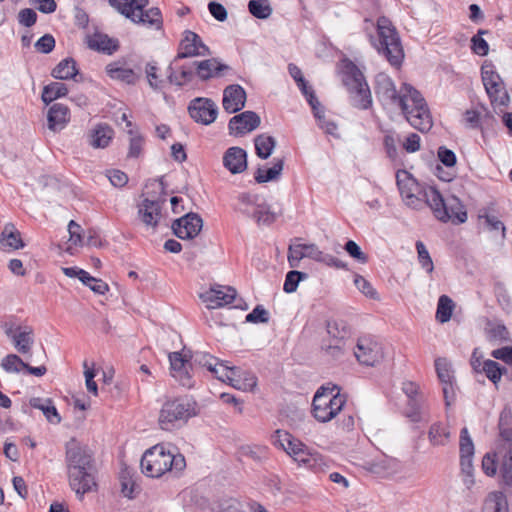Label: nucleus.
Wrapping results in <instances>:
<instances>
[{
  "label": "nucleus",
  "instance_id": "54",
  "mask_svg": "<svg viewBox=\"0 0 512 512\" xmlns=\"http://www.w3.org/2000/svg\"><path fill=\"white\" fill-rule=\"evenodd\" d=\"M488 34L487 30L480 29L471 39V49L479 56H486L489 52V45L482 35Z\"/></svg>",
  "mask_w": 512,
  "mask_h": 512
},
{
  "label": "nucleus",
  "instance_id": "16",
  "mask_svg": "<svg viewBox=\"0 0 512 512\" xmlns=\"http://www.w3.org/2000/svg\"><path fill=\"white\" fill-rule=\"evenodd\" d=\"M69 485L71 489L76 493L77 497L82 500L86 493L96 490L97 483L95 480V468L81 469L79 473L75 475L72 471L67 472Z\"/></svg>",
  "mask_w": 512,
  "mask_h": 512
},
{
  "label": "nucleus",
  "instance_id": "12",
  "mask_svg": "<svg viewBox=\"0 0 512 512\" xmlns=\"http://www.w3.org/2000/svg\"><path fill=\"white\" fill-rule=\"evenodd\" d=\"M483 85L493 105L506 106L509 102V95L503 86L500 76L493 70L482 67L481 71Z\"/></svg>",
  "mask_w": 512,
  "mask_h": 512
},
{
  "label": "nucleus",
  "instance_id": "24",
  "mask_svg": "<svg viewBox=\"0 0 512 512\" xmlns=\"http://www.w3.org/2000/svg\"><path fill=\"white\" fill-rule=\"evenodd\" d=\"M47 120L50 130L61 131L70 120V111L66 105L55 103L48 110Z\"/></svg>",
  "mask_w": 512,
  "mask_h": 512
},
{
  "label": "nucleus",
  "instance_id": "8",
  "mask_svg": "<svg viewBox=\"0 0 512 512\" xmlns=\"http://www.w3.org/2000/svg\"><path fill=\"white\" fill-rule=\"evenodd\" d=\"M459 450L462 482L466 489L471 491L476 484L473 466L474 444L465 427L460 433Z\"/></svg>",
  "mask_w": 512,
  "mask_h": 512
},
{
  "label": "nucleus",
  "instance_id": "18",
  "mask_svg": "<svg viewBox=\"0 0 512 512\" xmlns=\"http://www.w3.org/2000/svg\"><path fill=\"white\" fill-rule=\"evenodd\" d=\"M193 67H195L197 76L203 81L223 77L232 71L230 66L221 63L217 58L194 61Z\"/></svg>",
  "mask_w": 512,
  "mask_h": 512
},
{
  "label": "nucleus",
  "instance_id": "23",
  "mask_svg": "<svg viewBox=\"0 0 512 512\" xmlns=\"http://www.w3.org/2000/svg\"><path fill=\"white\" fill-rule=\"evenodd\" d=\"M500 461V475L505 487L512 488V443L501 444L496 452Z\"/></svg>",
  "mask_w": 512,
  "mask_h": 512
},
{
  "label": "nucleus",
  "instance_id": "45",
  "mask_svg": "<svg viewBox=\"0 0 512 512\" xmlns=\"http://www.w3.org/2000/svg\"><path fill=\"white\" fill-rule=\"evenodd\" d=\"M262 199L263 198L257 194L241 193L238 196V201H239L238 209L243 214L251 217L253 214V210L256 209V207L259 205V203L261 202Z\"/></svg>",
  "mask_w": 512,
  "mask_h": 512
},
{
  "label": "nucleus",
  "instance_id": "27",
  "mask_svg": "<svg viewBox=\"0 0 512 512\" xmlns=\"http://www.w3.org/2000/svg\"><path fill=\"white\" fill-rule=\"evenodd\" d=\"M138 213L143 223L155 227L161 218V205L158 201L144 199Z\"/></svg>",
  "mask_w": 512,
  "mask_h": 512
},
{
  "label": "nucleus",
  "instance_id": "50",
  "mask_svg": "<svg viewBox=\"0 0 512 512\" xmlns=\"http://www.w3.org/2000/svg\"><path fill=\"white\" fill-rule=\"evenodd\" d=\"M1 367L8 373H19L26 363L16 354H8L1 361Z\"/></svg>",
  "mask_w": 512,
  "mask_h": 512
},
{
  "label": "nucleus",
  "instance_id": "40",
  "mask_svg": "<svg viewBox=\"0 0 512 512\" xmlns=\"http://www.w3.org/2000/svg\"><path fill=\"white\" fill-rule=\"evenodd\" d=\"M284 161L283 159H274L273 166L267 169L258 168L255 174V180L257 183H265L277 179L283 170Z\"/></svg>",
  "mask_w": 512,
  "mask_h": 512
},
{
  "label": "nucleus",
  "instance_id": "20",
  "mask_svg": "<svg viewBox=\"0 0 512 512\" xmlns=\"http://www.w3.org/2000/svg\"><path fill=\"white\" fill-rule=\"evenodd\" d=\"M260 117L253 111H245L232 117L229 121V130L235 135H244L259 127Z\"/></svg>",
  "mask_w": 512,
  "mask_h": 512
},
{
  "label": "nucleus",
  "instance_id": "47",
  "mask_svg": "<svg viewBox=\"0 0 512 512\" xmlns=\"http://www.w3.org/2000/svg\"><path fill=\"white\" fill-rule=\"evenodd\" d=\"M506 371L505 367H501L499 363L490 359L483 361L481 368V373H484L495 385L500 382L502 375Z\"/></svg>",
  "mask_w": 512,
  "mask_h": 512
},
{
  "label": "nucleus",
  "instance_id": "17",
  "mask_svg": "<svg viewBox=\"0 0 512 512\" xmlns=\"http://www.w3.org/2000/svg\"><path fill=\"white\" fill-rule=\"evenodd\" d=\"M202 218L196 213H187L172 224L174 234L180 239H193L201 231Z\"/></svg>",
  "mask_w": 512,
  "mask_h": 512
},
{
  "label": "nucleus",
  "instance_id": "51",
  "mask_svg": "<svg viewBox=\"0 0 512 512\" xmlns=\"http://www.w3.org/2000/svg\"><path fill=\"white\" fill-rule=\"evenodd\" d=\"M211 510L212 512H245L242 504L234 498L220 500Z\"/></svg>",
  "mask_w": 512,
  "mask_h": 512
},
{
  "label": "nucleus",
  "instance_id": "14",
  "mask_svg": "<svg viewBox=\"0 0 512 512\" xmlns=\"http://www.w3.org/2000/svg\"><path fill=\"white\" fill-rule=\"evenodd\" d=\"M207 55H210V50L203 43L199 35L193 31L185 30L183 33V38L179 44L178 53L174 58L173 63L188 57Z\"/></svg>",
  "mask_w": 512,
  "mask_h": 512
},
{
  "label": "nucleus",
  "instance_id": "36",
  "mask_svg": "<svg viewBox=\"0 0 512 512\" xmlns=\"http://www.w3.org/2000/svg\"><path fill=\"white\" fill-rule=\"evenodd\" d=\"M300 466L315 470L322 462V458L318 453H312L309 448L304 445L302 449L294 453L292 457Z\"/></svg>",
  "mask_w": 512,
  "mask_h": 512
},
{
  "label": "nucleus",
  "instance_id": "5",
  "mask_svg": "<svg viewBox=\"0 0 512 512\" xmlns=\"http://www.w3.org/2000/svg\"><path fill=\"white\" fill-rule=\"evenodd\" d=\"M377 35V39L371 37L372 45L392 66H399L404 52L398 33L388 18L380 17L377 20Z\"/></svg>",
  "mask_w": 512,
  "mask_h": 512
},
{
  "label": "nucleus",
  "instance_id": "31",
  "mask_svg": "<svg viewBox=\"0 0 512 512\" xmlns=\"http://www.w3.org/2000/svg\"><path fill=\"white\" fill-rule=\"evenodd\" d=\"M405 415L412 422L427 421L429 419V413L424 398L420 397V399L408 400Z\"/></svg>",
  "mask_w": 512,
  "mask_h": 512
},
{
  "label": "nucleus",
  "instance_id": "3",
  "mask_svg": "<svg viewBox=\"0 0 512 512\" xmlns=\"http://www.w3.org/2000/svg\"><path fill=\"white\" fill-rule=\"evenodd\" d=\"M140 466L146 476L158 478L168 471H182L186 462L184 456L175 453L174 449L157 444L143 454Z\"/></svg>",
  "mask_w": 512,
  "mask_h": 512
},
{
  "label": "nucleus",
  "instance_id": "32",
  "mask_svg": "<svg viewBox=\"0 0 512 512\" xmlns=\"http://www.w3.org/2000/svg\"><path fill=\"white\" fill-rule=\"evenodd\" d=\"M106 72L110 78L120 80L127 84H133L136 80L134 71L127 68L125 64L120 61L108 64L106 66Z\"/></svg>",
  "mask_w": 512,
  "mask_h": 512
},
{
  "label": "nucleus",
  "instance_id": "46",
  "mask_svg": "<svg viewBox=\"0 0 512 512\" xmlns=\"http://www.w3.org/2000/svg\"><path fill=\"white\" fill-rule=\"evenodd\" d=\"M248 10L252 16L258 19H267L273 12L269 0H250Z\"/></svg>",
  "mask_w": 512,
  "mask_h": 512
},
{
  "label": "nucleus",
  "instance_id": "52",
  "mask_svg": "<svg viewBox=\"0 0 512 512\" xmlns=\"http://www.w3.org/2000/svg\"><path fill=\"white\" fill-rule=\"evenodd\" d=\"M314 117L318 121V126L324 130L325 133L330 135H336L337 125L331 120L326 119L324 115V108L320 105L317 110H312Z\"/></svg>",
  "mask_w": 512,
  "mask_h": 512
},
{
  "label": "nucleus",
  "instance_id": "22",
  "mask_svg": "<svg viewBox=\"0 0 512 512\" xmlns=\"http://www.w3.org/2000/svg\"><path fill=\"white\" fill-rule=\"evenodd\" d=\"M223 165L232 174H239L247 168V153L240 147H230L223 156Z\"/></svg>",
  "mask_w": 512,
  "mask_h": 512
},
{
  "label": "nucleus",
  "instance_id": "26",
  "mask_svg": "<svg viewBox=\"0 0 512 512\" xmlns=\"http://www.w3.org/2000/svg\"><path fill=\"white\" fill-rule=\"evenodd\" d=\"M272 442L276 447L283 449L290 457H294V453L298 452L305 445L290 433L282 430L275 431L272 436Z\"/></svg>",
  "mask_w": 512,
  "mask_h": 512
},
{
  "label": "nucleus",
  "instance_id": "57",
  "mask_svg": "<svg viewBox=\"0 0 512 512\" xmlns=\"http://www.w3.org/2000/svg\"><path fill=\"white\" fill-rule=\"evenodd\" d=\"M416 249L421 267L426 270L427 273H432L434 270V264L424 243L417 241Z\"/></svg>",
  "mask_w": 512,
  "mask_h": 512
},
{
  "label": "nucleus",
  "instance_id": "61",
  "mask_svg": "<svg viewBox=\"0 0 512 512\" xmlns=\"http://www.w3.org/2000/svg\"><path fill=\"white\" fill-rule=\"evenodd\" d=\"M109 4L131 21L135 19L131 0H108Z\"/></svg>",
  "mask_w": 512,
  "mask_h": 512
},
{
  "label": "nucleus",
  "instance_id": "19",
  "mask_svg": "<svg viewBox=\"0 0 512 512\" xmlns=\"http://www.w3.org/2000/svg\"><path fill=\"white\" fill-rule=\"evenodd\" d=\"M171 374L180 385L186 388L194 386V381L190 375V364L179 352H173L169 355Z\"/></svg>",
  "mask_w": 512,
  "mask_h": 512
},
{
  "label": "nucleus",
  "instance_id": "48",
  "mask_svg": "<svg viewBox=\"0 0 512 512\" xmlns=\"http://www.w3.org/2000/svg\"><path fill=\"white\" fill-rule=\"evenodd\" d=\"M251 217L254 218L258 224L265 225H269L276 220V214L271 211L270 206L265 203L264 199H262L256 209L253 210Z\"/></svg>",
  "mask_w": 512,
  "mask_h": 512
},
{
  "label": "nucleus",
  "instance_id": "64",
  "mask_svg": "<svg viewBox=\"0 0 512 512\" xmlns=\"http://www.w3.org/2000/svg\"><path fill=\"white\" fill-rule=\"evenodd\" d=\"M233 369L234 366H228L217 359L210 372H212L217 377V379L226 382L227 378H229V375H234Z\"/></svg>",
  "mask_w": 512,
  "mask_h": 512
},
{
  "label": "nucleus",
  "instance_id": "1",
  "mask_svg": "<svg viewBox=\"0 0 512 512\" xmlns=\"http://www.w3.org/2000/svg\"><path fill=\"white\" fill-rule=\"evenodd\" d=\"M396 182L407 207L415 210L429 207L434 216L442 222L452 221L460 224L467 220V213L457 198L445 201L437 189L420 184L408 171H397Z\"/></svg>",
  "mask_w": 512,
  "mask_h": 512
},
{
  "label": "nucleus",
  "instance_id": "9",
  "mask_svg": "<svg viewBox=\"0 0 512 512\" xmlns=\"http://www.w3.org/2000/svg\"><path fill=\"white\" fill-rule=\"evenodd\" d=\"M65 463L67 472L72 471L75 475L86 467L94 468L93 453L86 445L71 439L66 443Z\"/></svg>",
  "mask_w": 512,
  "mask_h": 512
},
{
  "label": "nucleus",
  "instance_id": "39",
  "mask_svg": "<svg viewBox=\"0 0 512 512\" xmlns=\"http://www.w3.org/2000/svg\"><path fill=\"white\" fill-rule=\"evenodd\" d=\"M256 154L261 159H267L272 154L276 140L267 134H260L254 139Z\"/></svg>",
  "mask_w": 512,
  "mask_h": 512
},
{
  "label": "nucleus",
  "instance_id": "33",
  "mask_svg": "<svg viewBox=\"0 0 512 512\" xmlns=\"http://www.w3.org/2000/svg\"><path fill=\"white\" fill-rule=\"evenodd\" d=\"M132 22L154 27L157 30L162 29L163 19L159 8L153 7L136 14Z\"/></svg>",
  "mask_w": 512,
  "mask_h": 512
},
{
  "label": "nucleus",
  "instance_id": "38",
  "mask_svg": "<svg viewBox=\"0 0 512 512\" xmlns=\"http://www.w3.org/2000/svg\"><path fill=\"white\" fill-rule=\"evenodd\" d=\"M77 74L76 62L72 58L63 59L52 71V76L60 80L74 78Z\"/></svg>",
  "mask_w": 512,
  "mask_h": 512
},
{
  "label": "nucleus",
  "instance_id": "62",
  "mask_svg": "<svg viewBox=\"0 0 512 512\" xmlns=\"http://www.w3.org/2000/svg\"><path fill=\"white\" fill-rule=\"evenodd\" d=\"M246 321L250 323H267L269 321V312L262 305H257L246 316Z\"/></svg>",
  "mask_w": 512,
  "mask_h": 512
},
{
  "label": "nucleus",
  "instance_id": "6",
  "mask_svg": "<svg viewBox=\"0 0 512 512\" xmlns=\"http://www.w3.org/2000/svg\"><path fill=\"white\" fill-rule=\"evenodd\" d=\"M343 83L347 87L351 104L358 109H368L372 105V95L362 71L352 62L343 63Z\"/></svg>",
  "mask_w": 512,
  "mask_h": 512
},
{
  "label": "nucleus",
  "instance_id": "4",
  "mask_svg": "<svg viewBox=\"0 0 512 512\" xmlns=\"http://www.w3.org/2000/svg\"><path fill=\"white\" fill-rule=\"evenodd\" d=\"M197 403L189 397L166 401L159 413L158 423L162 430L173 431L183 427L197 414Z\"/></svg>",
  "mask_w": 512,
  "mask_h": 512
},
{
  "label": "nucleus",
  "instance_id": "10",
  "mask_svg": "<svg viewBox=\"0 0 512 512\" xmlns=\"http://www.w3.org/2000/svg\"><path fill=\"white\" fill-rule=\"evenodd\" d=\"M2 328L19 353L27 354L30 352L34 344L33 329L30 326H21L13 321H7L2 325Z\"/></svg>",
  "mask_w": 512,
  "mask_h": 512
},
{
  "label": "nucleus",
  "instance_id": "55",
  "mask_svg": "<svg viewBox=\"0 0 512 512\" xmlns=\"http://www.w3.org/2000/svg\"><path fill=\"white\" fill-rule=\"evenodd\" d=\"M435 369L437 372V376L441 383H450L452 382L453 375L450 368V364L445 358H437L435 360Z\"/></svg>",
  "mask_w": 512,
  "mask_h": 512
},
{
  "label": "nucleus",
  "instance_id": "7",
  "mask_svg": "<svg viewBox=\"0 0 512 512\" xmlns=\"http://www.w3.org/2000/svg\"><path fill=\"white\" fill-rule=\"evenodd\" d=\"M346 399L341 395L337 386L321 387L314 395L312 406L313 415L320 422H328L342 410Z\"/></svg>",
  "mask_w": 512,
  "mask_h": 512
},
{
  "label": "nucleus",
  "instance_id": "28",
  "mask_svg": "<svg viewBox=\"0 0 512 512\" xmlns=\"http://www.w3.org/2000/svg\"><path fill=\"white\" fill-rule=\"evenodd\" d=\"M88 47L92 50L113 54L119 48V41L103 33H94L88 38Z\"/></svg>",
  "mask_w": 512,
  "mask_h": 512
},
{
  "label": "nucleus",
  "instance_id": "37",
  "mask_svg": "<svg viewBox=\"0 0 512 512\" xmlns=\"http://www.w3.org/2000/svg\"><path fill=\"white\" fill-rule=\"evenodd\" d=\"M176 63H171V65L168 67V80L171 84H175L177 86H183L184 84L192 81L194 76V69L193 65L191 67H181L179 68V72L175 71L173 65Z\"/></svg>",
  "mask_w": 512,
  "mask_h": 512
},
{
  "label": "nucleus",
  "instance_id": "60",
  "mask_svg": "<svg viewBox=\"0 0 512 512\" xmlns=\"http://www.w3.org/2000/svg\"><path fill=\"white\" fill-rule=\"evenodd\" d=\"M303 246L300 243L291 244L288 248V262L290 267L296 268L304 258Z\"/></svg>",
  "mask_w": 512,
  "mask_h": 512
},
{
  "label": "nucleus",
  "instance_id": "43",
  "mask_svg": "<svg viewBox=\"0 0 512 512\" xmlns=\"http://www.w3.org/2000/svg\"><path fill=\"white\" fill-rule=\"evenodd\" d=\"M68 93L65 84L61 82H52L43 88L42 100L44 103L49 104L57 98L63 97Z\"/></svg>",
  "mask_w": 512,
  "mask_h": 512
},
{
  "label": "nucleus",
  "instance_id": "30",
  "mask_svg": "<svg viewBox=\"0 0 512 512\" xmlns=\"http://www.w3.org/2000/svg\"><path fill=\"white\" fill-rule=\"evenodd\" d=\"M428 439L433 446H445L451 440V431L447 424L435 422L430 426Z\"/></svg>",
  "mask_w": 512,
  "mask_h": 512
},
{
  "label": "nucleus",
  "instance_id": "29",
  "mask_svg": "<svg viewBox=\"0 0 512 512\" xmlns=\"http://www.w3.org/2000/svg\"><path fill=\"white\" fill-rule=\"evenodd\" d=\"M234 375H229L227 381L231 386L242 391H252L257 385L256 376L249 371H242L238 367L233 369Z\"/></svg>",
  "mask_w": 512,
  "mask_h": 512
},
{
  "label": "nucleus",
  "instance_id": "34",
  "mask_svg": "<svg viewBox=\"0 0 512 512\" xmlns=\"http://www.w3.org/2000/svg\"><path fill=\"white\" fill-rule=\"evenodd\" d=\"M512 410L510 407L505 406L499 416V432L501 437V444L512 443Z\"/></svg>",
  "mask_w": 512,
  "mask_h": 512
},
{
  "label": "nucleus",
  "instance_id": "13",
  "mask_svg": "<svg viewBox=\"0 0 512 512\" xmlns=\"http://www.w3.org/2000/svg\"><path fill=\"white\" fill-rule=\"evenodd\" d=\"M236 295L237 292L233 287L214 284L199 297L208 309H217L231 304Z\"/></svg>",
  "mask_w": 512,
  "mask_h": 512
},
{
  "label": "nucleus",
  "instance_id": "2",
  "mask_svg": "<svg viewBox=\"0 0 512 512\" xmlns=\"http://www.w3.org/2000/svg\"><path fill=\"white\" fill-rule=\"evenodd\" d=\"M375 94L385 108L401 109L406 120L420 132L431 129L433 122L428 105L422 94L409 83H403L399 90L385 73L375 77Z\"/></svg>",
  "mask_w": 512,
  "mask_h": 512
},
{
  "label": "nucleus",
  "instance_id": "42",
  "mask_svg": "<svg viewBox=\"0 0 512 512\" xmlns=\"http://www.w3.org/2000/svg\"><path fill=\"white\" fill-rule=\"evenodd\" d=\"M1 240L4 241L3 245L12 249H20L24 247L20 232L15 229V226L12 223L5 225Z\"/></svg>",
  "mask_w": 512,
  "mask_h": 512
},
{
  "label": "nucleus",
  "instance_id": "11",
  "mask_svg": "<svg viewBox=\"0 0 512 512\" xmlns=\"http://www.w3.org/2000/svg\"><path fill=\"white\" fill-rule=\"evenodd\" d=\"M354 355L363 365L374 366L383 358L381 344L370 336L360 337L357 340Z\"/></svg>",
  "mask_w": 512,
  "mask_h": 512
},
{
  "label": "nucleus",
  "instance_id": "15",
  "mask_svg": "<svg viewBox=\"0 0 512 512\" xmlns=\"http://www.w3.org/2000/svg\"><path fill=\"white\" fill-rule=\"evenodd\" d=\"M188 110L192 119L204 125L213 123L218 114V107L215 102L203 97L193 99L189 104Z\"/></svg>",
  "mask_w": 512,
  "mask_h": 512
},
{
  "label": "nucleus",
  "instance_id": "44",
  "mask_svg": "<svg viewBox=\"0 0 512 512\" xmlns=\"http://www.w3.org/2000/svg\"><path fill=\"white\" fill-rule=\"evenodd\" d=\"M454 306V302L449 296H440L437 304L436 319L440 323L448 322L451 319Z\"/></svg>",
  "mask_w": 512,
  "mask_h": 512
},
{
  "label": "nucleus",
  "instance_id": "53",
  "mask_svg": "<svg viewBox=\"0 0 512 512\" xmlns=\"http://www.w3.org/2000/svg\"><path fill=\"white\" fill-rule=\"evenodd\" d=\"M307 278V274L304 272H300L297 270L289 271L286 274L285 282L283 285V290L286 293H293L296 291L298 284L301 280Z\"/></svg>",
  "mask_w": 512,
  "mask_h": 512
},
{
  "label": "nucleus",
  "instance_id": "41",
  "mask_svg": "<svg viewBox=\"0 0 512 512\" xmlns=\"http://www.w3.org/2000/svg\"><path fill=\"white\" fill-rule=\"evenodd\" d=\"M30 405L33 408L39 409L43 412L46 419L52 423V424H58L61 421V417L59 413L57 412V409L55 406L51 404V401L49 399L45 400L43 402L40 398H32L30 400Z\"/></svg>",
  "mask_w": 512,
  "mask_h": 512
},
{
  "label": "nucleus",
  "instance_id": "49",
  "mask_svg": "<svg viewBox=\"0 0 512 512\" xmlns=\"http://www.w3.org/2000/svg\"><path fill=\"white\" fill-rule=\"evenodd\" d=\"M487 338L489 341L506 342L509 341V332L505 325L501 323L489 322L486 327Z\"/></svg>",
  "mask_w": 512,
  "mask_h": 512
},
{
  "label": "nucleus",
  "instance_id": "35",
  "mask_svg": "<svg viewBox=\"0 0 512 512\" xmlns=\"http://www.w3.org/2000/svg\"><path fill=\"white\" fill-rule=\"evenodd\" d=\"M483 512H508L507 498L503 492L494 491L487 496Z\"/></svg>",
  "mask_w": 512,
  "mask_h": 512
},
{
  "label": "nucleus",
  "instance_id": "63",
  "mask_svg": "<svg viewBox=\"0 0 512 512\" xmlns=\"http://www.w3.org/2000/svg\"><path fill=\"white\" fill-rule=\"evenodd\" d=\"M500 464L498 457L496 456V452L491 455L487 453L484 455L482 459V470L488 476H494L497 471V464Z\"/></svg>",
  "mask_w": 512,
  "mask_h": 512
},
{
  "label": "nucleus",
  "instance_id": "21",
  "mask_svg": "<svg viewBox=\"0 0 512 512\" xmlns=\"http://www.w3.org/2000/svg\"><path fill=\"white\" fill-rule=\"evenodd\" d=\"M246 102V92L238 84L227 86L223 91L222 105L227 113H236L240 111Z\"/></svg>",
  "mask_w": 512,
  "mask_h": 512
},
{
  "label": "nucleus",
  "instance_id": "56",
  "mask_svg": "<svg viewBox=\"0 0 512 512\" xmlns=\"http://www.w3.org/2000/svg\"><path fill=\"white\" fill-rule=\"evenodd\" d=\"M128 134L130 135L128 157L138 158L142 152L144 139L133 129L128 130Z\"/></svg>",
  "mask_w": 512,
  "mask_h": 512
},
{
  "label": "nucleus",
  "instance_id": "58",
  "mask_svg": "<svg viewBox=\"0 0 512 512\" xmlns=\"http://www.w3.org/2000/svg\"><path fill=\"white\" fill-rule=\"evenodd\" d=\"M344 250L347 254L361 264L368 262V256L362 251L360 246L353 240H348L344 245Z\"/></svg>",
  "mask_w": 512,
  "mask_h": 512
},
{
  "label": "nucleus",
  "instance_id": "59",
  "mask_svg": "<svg viewBox=\"0 0 512 512\" xmlns=\"http://www.w3.org/2000/svg\"><path fill=\"white\" fill-rule=\"evenodd\" d=\"M297 86L301 90L302 94L305 96L307 102L311 106V109L317 110V107L320 106L321 104L318 101L312 87L308 85L305 79L297 83Z\"/></svg>",
  "mask_w": 512,
  "mask_h": 512
},
{
  "label": "nucleus",
  "instance_id": "25",
  "mask_svg": "<svg viewBox=\"0 0 512 512\" xmlns=\"http://www.w3.org/2000/svg\"><path fill=\"white\" fill-rule=\"evenodd\" d=\"M113 136V129L108 124L100 123L90 130L88 142L95 149H104L110 144Z\"/></svg>",
  "mask_w": 512,
  "mask_h": 512
}]
</instances>
